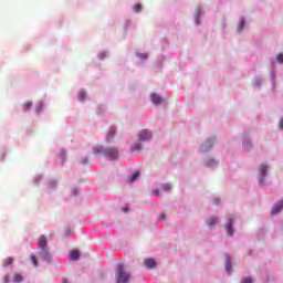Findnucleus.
Listing matches in <instances>:
<instances>
[{
    "instance_id": "obj_1",
    "label": "nucleus",
    "mask_w": 283,
    "mask_h": 283,
    "mask_svg": "<svg viewBox=\"0 0 283 283\" xmlns=\"http://www.w3.org/2000/svg\"><path fill=\"white\" fill-rule=\"evenodd\" d=\"M95 156H101V154H105L107 158L111 160H116L118 158V148H106L103 149L101 147L94 148Z\"/></svg>"
},
{
    "instance_id": "obj_2",
    "label": "nucleus",
    "mask_w": 283,
    "mask_h": 283,
    "mask_svg": "<svg viewBox=\"0 0 283 283\" xmlns=\"http://www.w3.org/2000/svg\"><path fill=\"white\" fill-rule=\"evenodd\" d=\"M115 277H116V283L129 282V274L125 271V268H123V265L118 266Z\"/></svg>"
},
{
    "instance_id": "obj_3",
    "label": "nucleus",
    "mask_w": 283,
    "mask_h": 283,
    "mask_svg": "<svg viewBox=\"0 0 283 283\" xmlns=\"http://www.w3.org/2000/svg\"><path fill=\"white\" fill-rule=\"evenodd\" d=\"M138 138H139L140 142L151 140V132H149L147 129H143L139 133Z\"/></svg>"
},
{
    "instance_id": "obj_4",
    "label": "nucleus",
    "mask_w": 283,
    "mask_h": 283,
    "mask_svg": "<svg viewBox=\"0 0 283 283\" xmlns=\"http://www.w3.org/2000/svg\"><path fill=\"white\" fill-rule=\"evenodd\" d=\"M213 145H216V138L208 139L205 143V145L201 146V151H209V149H211V147H213Z\"/></svg>"
},
{
    "instance_id": "obj_5",
    "label": "nucleus",
    "mask_w": 283,
    "mask_h": 283,
    "mask_svg": "<svg viewBox=\"0 0 283 283\" xmlns=\"http://www.w3.org/2000/svg\"><path fill=\"white\" fill-rule=\"evenodd\" d=\"M266 171H269V166H266L265 164H261L260 175L262 178L260 179V185L264 184V178L266 177Z\"/></svg>"
},
{
    "instance_id": "obj_6",
    "label": "nucleus",
    "mask_w": 283,
    "mask_h": 283,
    "mask_svg": "<svg viewBox=\"0 0 283 283\" xmlns=\"http://www.w3.org/2000/svg\"><path fill=\"white\" fill-rule=\"evenodd\" d=\"M38 244H39L41 251L46 250L48 249V238H45V235L40 237L38 240Z\"/></svg>"
},
{
    "instance_id": "obj_7",
    "label": "nucleus",
    "mask_w": 283,
    "mask_h": 283,
    "mask_svg": "<svg viewBox=\"0 0 283 283\" xmlns=\"http://www.w3.org/2000/svg\"><path fill=\"white\" fill-rule=\"evenodd\" d=\"M283 209V200L279 201L276 205L272 208V216H277Z\"/></svg>"
},
{
    "instance_id": "obj_8",
    "label": "nucleus",
    "mask_w": 283,
    "mask_h": 283,
    "mask_svg": "<svg viewBox=\"0 0 283 283\" xmlns=\"http://www.w3.org/2000/svg\"><path fill=\"white\" fill-rule=\"evenodd\" d=\"M233 220L234 219H229L228 223L226 224L228 235H233Z\"/></svg>"
},
{
    "instance_id": "obj_9",
    "label": "nucleus",
    "mask_w": 283,
    "mask_h": 283,
    "mask_svg": "<svg viewBox=\"0 0 283 283\" xmlns=\"http://www.w3.org/2000/svg\"><path fill=\"white\" fill-rule=\"evenodd\" d=\"M150 99L154 103V105H160V103H163V98L160 96H158V94L153 93L150 95Z\"/></svg>"
},
{
    "instance_id": "obj_10",
    "label": "nucleus",
    "mask_w": 283,
    "mask_h": 283,
    "mask_svg": "<svg viewBox=\"0 0 283 283\" xmlns=\"http://www.w3.org/2000/svg\"><path fill=\"white\" fill-rule=\"evenodd\" d=\"M144 264L146 269H156V261L154 259H146Z\"/></svg>"
},
{
    "instance_id": "obj_11",
    "label": "nucleus",
    "mask_w": 283,
    "mask_h": 283,
    "mask_svg": "<svg viewBox=\"0 0 283 283\" xmlns=\"http://www.w3.org/2000/svg\"><path fill=\"white\" fill-rule=\"evenodd\" d=\"M42 251V259L45 260L46 262H52V255L50 254V251L46 250H41Z\"/></svg>"
},
{
    "instance_id": "obj_12",
    "label": "nucleus",
    "mask_w": 283,
    "mask_h": 283,
    "mask_svg": "<svg viewBox=\"0 0 283 283\" xmlns=\"http://www.w3.org/2000/svg\"><path fill=\"white\" fill-rule=\"evenodd\" d=\"M226 271L227 273H231V270L233 269V266L231 265V259H229V254L226 255Z\"/></svg>"
},
{
    "instance_id": "obj_13",
    "label": "nucleus",
    "mask_w": 283,
    "mask_h": 283,
    "mask_svg": "<svg viewBox=\"0 0 283 283\" xmlns=\"http://www.w3.org/2000/svg\"><path fill=\"white\" fill-rule=\"evenodd\" d=\"M70 258H71V260H73V261L78 260V258H80L78 250H72L71 253H70Z\"/></svg>"
},
{
    "instance_id": "obj_14",
    "label": "nucleus",
    "mask_w": 283,
    "mask_h": 283,
    "mask_svg": "<svg viewBox=\"0 0 283 283\" xmlns=\"http://www.w3.org/2000/svg\"><path fill=\"white\" fill-rule=\"evenodd\" d=\"M87 94L85 93V91H80L78 95H77V101H80V103H83V101H85Z\"/></svg>"
},
{
    "instance_id": "obj_15",
    "label": "nucleus",
    "mask_w": 283,
    "mask_h": 283,
    "mask_svg": "<svg viewBox=\"0 0 283 283\" xmlns=\"http://www.w3.org/2000/svg\"><path fill=\"white\" fill-rule=\"evenodd\" d=\"M140 177V172L139 171H135L130 178H129V182H136V180Z\"/></svg>"
},
{
    "instance_id": "obj_16",
    "label": "nucleus",
    "mask_w": 283,
    "mask_h": 283,
    "mask_svg": "<svg viewBox=\"0 0 283 283\" xmlns=\"http://www.w3.org/2000/svg\"><path fill=\"white\" fill-rule=\"evenodd\" d=\"M130 149L132 151H140V149H143V146L140 145V143H136Z\"/></svg>"
},
{
    "instance_id": "obj_17",
    "label": "nucleus",
    "mask_w": 283,
    "mask_h": 283,
    "mask_svg": "<svg viewBox=\"0 0 283 283\" xmlns=\"http://www.w3.org/2000/svg\"><path fill=\"white\" fill-rule=\"evenodd\" d=\"M23 109L24 112H30V109H32V102L24 103Z\"/></svg>"
},
{
    "instance_id": "obj_18",
    "label": "nucleus",
    "mask_w": 283,
    "mask_h": 283,
    "mask_svg": "<svg viewBox=\"0 0 283 283\" xmlns=\"http://www.w3.org/2000/svg\"><path fill=\"white\" fill-rule=\"evenodd\" d=\"M13 282H15V283L23 282V275L15 274L14 277H13Z\"/></svg>"
},
{
    "instance_id": "obj_19",
    "label": "nucleus",
    "mask_w": 283,
    "mask_h": 283,
    "mask_svg": "<svg viewBox=\"0 0 283 283\" xmlns=\"http://www.w3.org/2000/svg\"><path fill=\"white\" fill-rule=\"evenodd\" d=\"M244 25H245L244 19H240V23L238 28L239 33L242 32V30H244Z\"/></svg>"
},
{
    "instance_id": "obj_20",
    "label": "nucleus",
    "mask_w": 283,
    "mask_h": 283,
    "mask_svg": "<svg viewBox=\"0 0 283 283\" xmlns=\"http://www.w3.org/2000/svg\"><path fill=\"white\" fill-rule=\"evenodd\" d=\"M218 223V220H216V218H211L207 224L208 227H216V224Z\"/></svg>"
},
{
    "instance_id": "obj_21",
    "label": "nucleus",
    "mask_w": 283,
    "mask_h": 283,
    "mask_svg": "<svg viewBox=\"0 0 283 283\" xmlns=\"http://www.w3.org/2000/svg\"><path fill=\"white\" fill-rule=\"evenodd\" d=\"M140 10H143V4L137 3L134 6V12H140Z\"/></svg>"
},
{
    "instance_id": "obj_22",
    "label": "nucleus",
    "mask_w": 283,
    "mask_h": 283,
    "mask_svg": "<svg viewBox=\"0 0 283 283\" xmlns=\"http://www.w3.org/2000/svg\"><path fill=\"white\" fill-rule=\"evenodd\" d=\"M216 165H218V163L214 159H211L207 163V167H213Z\"/></svg>"
},
{
    "instance_id": "obj_23",
    "label": "nucleus",
    "mask_w": 283,
    "mask_h": 283,
    "mask_svg": "<svg viewBox=\"0 0 283 283\" xmlns=\"http://www.w3.org/2000/svg\"><path fill=\"white\" fill-rule=\"evenodd\" d=\"M165 218H166V214L164 212H161L159 216H158V222H165Z\"/></svg>"
},
{
    "instance_id": "obj_24",
    "label": "nucleus",
    "mask_w": 283,
    "mask_h": 283,
    "mask_svg": "<svg viewBox=\"0 0 283 283\" xmlns=\"http://www.w3.org/2000/svg\"><path fill=\"white\" fill-rule=\"evenodd\" d=\"M31 262L34 264V266H39V261L36 260V256L31 255Z\"/></svg>"
},
{
    "instance_id": "obj_25",
    "label": "nucleus",
    "mask_w": 283,
    "mask_h": 283,
    "mask_svg": "<svg viewBox=\"0 0 283 283\" xmlns=\"http://www.w3.org/2000/svg\"><path fill=\"white\" fill-rule=\"evenodd\" d=\"M13 262H14V259L8 258L7 262L4 263V266H9L10 264H13Z\"/></svg>"
},
{
    "instance_id": "obj_26",
    "label": "nucleus",
    "mask_w": 283,
    "mask_h": 283,
    "mask_svg": "<svg viewBox=\"0 0 283 283\" xmlns=\"http://www.w3.org/2000/svg\"><path fill=\"white\" fill-rule=\"evenodd\" d=\"M241 283H253V280L251 277H245L241 281Z\"/></svg>"
},
{
    "instance_id": "obj_27",
    "label": "nucleus",
    "mask_w": 283,
    "mask_h": 283,
    "mask_svg": "<svg viewBox=\"0 0 283 283\" xmlns=\"http://www.w3.org/2000/svg\"><path fill=\"white\" fill-rule=\"evenodd\" d=\"M276 59H277V61H279L280 63H283V54H282V53L279 54Z\"/></svg>"
},
{
    "instance_id": "obj_28",
    "label": "nucleus",
    "mask_w": 283,
    "mask_h": 283,
    "mask_svg": "<svg viewBox=\"0 0 283 283\" xmlns=\"http://www.w3.org/2000/svg\"><path fill=\"white\" fill-rule=\"evenodd\" d=\"M41 109H43V105L40 104V105L36 107V113L40 114V113H41Z\"/></svg>"
},
{
    "instance_id": "obj_29",
    "label": "nucleus",
    "mask_w": 283,
    "mask_h": 283,
    "mask_svg": "<svg viewBox=\"0 0 283 283\" xmlns=\"http://www.w3.org/2000/svg\"><path fill=\"white\" fill-rule=\"evenodd\" d=\"M138 56H139V59H147V54H145V53H139Z\"/></svg>"
},
{
    "instance_id": "obj_30",
    "label": "nucleus",
    "mask_w": 283,
    "mask_h": 283,
    "mask_svg": "<svg viewBox=\"0 0 283 283\" xmlns=\"http://www.w3.org/2000/svg\"><path fill=\"white\" fill-rule=\"evenodd\" d=\"M49 187H51V188L56 187V181H51V182L49 184Z\"/></svg>"
},
{
    "instance_id": "obj_31",
    "label": "nucleus",
    "mask_w": 283,
    "mask_h": 283,
    "mask_svg": "<svg viewBox=\"0 0 283 283\" xmlns=\"http://www.w3.org/2000/svg\"><path fill=\"white\" fill-rule=\"evenodd\" d=\"M8 282H10V276H9V275H6V276H4V283H8Z\"/></svg>"
},
{
    "instance_id": "obj_32",
    "label": "nucleus",
    "mask_w": 283,
    "mask_h": 283,
    "mask_svg": "<svg viewBox=\"0 0 283 283\" xmlns=\"http://www.w3.org/2000/svg\"><path fill=\"white\" fill-rule=\"evenodd\" d=\"M279 127L280 129H283V118L280 120Z\"/></svg>"
},
{
    "instance_id": "obj_33",
    "label": "nucleus",
    "mask_w": 283,
    "mask_h": 283,
    "mask_svg": "<svg viewBox=\"0 0 283 283\" xmlns=\"http://www.w3.org/2000/svg\"><path fill=\"white\" fill-rule=\"evenodd\" d=\"M159 190H153V196H158Z\"/></svg>"
},
{
    "instance_id": "obj_34",
    "label": "nucleus",
    "mask_w": 283,
    "mask_h": 283,
    "mask_svg": "<svg viewBox=\"0 0 283 283\" xmlns=\"http://www.w3.org/2000/svg\"><path fill=\"white\" fill-rule=\"evenodd\" d=\"M165 189H166V190H169V189H171V186L166 185V186H165Z\"/></svg>"
},
{
    "instance_id": "obj_35",
    "label": "nucleus",
    "mask_w": 283,
    "mask_h": 283,
    "mask_svg": "<svg viewBox=\"0 0 283 283\" xmlns=\"http://www.w3.org/2000/svg\"><path fill=\"white\" fill-rule=\"evenodd\" d=\"M83 165H87V158L83 160Z\"/></svg>"
},
{
    "instance_id": "obj_36",
    "label": "nucleus",
    "mask_w": 283,
    "mask_h": 283,
    "mask_svg": "<svg viewBox=\"0 0 283 283\" xmlns=\"http://www.w3.org/2000/svg\"><path fill=\"white\" fill-rule=\"evenodd\" d=\"M247 145H249V142H245V147H247Z\"/></svg>"
}]
</instances>
